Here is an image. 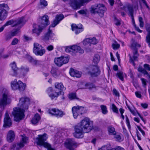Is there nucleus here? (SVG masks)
<instances>
[{
  "label": "nucleus",
  "instance_id": "nucleus-9",
  "mask_svg": "<svg viewBox=\"0 0 150 150\" xmlns=\"http://www.w3.org/2000/svg\"><path fill=\"white\" fill-rule=\"evenodd\" d=\"M33 46V52L36 55L42 56L45 53V50L41 45L38 43H34Z\"/></svg>",
  "mask_w": 150,
  "mask_h": 150
},
{
  "label": "nucleus",
  "instance_id": "nucleus-16",
  "mask_svg": "<svg viewBox=\"0 0 150 150\" xmlns=\"http://www.w3.org/2000/svg\"><path fill=\"white\" fill-rule=\"evenodd\" d=\"M47 92L49 97L52 100L56 99L60 94L59 92H56L54 91L51 87H49L47 89Z\"/></svg>",
  "mask_w": 150,
  "mask_h": 150
},
{
  "label": "nucleus",
  "instance_id": "nucleus-56",
  "mask_svg": "<svg viewBox=\"0 0 150 150\" xmlns=\"http://www.w3.org/2000/svg\"><path fill=\"white\" fill-rule=\"evenodd\" d=\"M144 67L145 69L150 71V65L148 64H145L144 65Z\"/></svg>",
  "mask_w": 150,
  "mask_h": 150
},
{
  "label": "nucleus",
  "instance_id": "nucleus-11",
  "mask_svg": "<svg viewBox=\"0 0 150 150\" xmlns=\"http://www.w3.org/2000/svg\"><path fill=\"white\" fill-rule=\"evenodd\" d=\"M21 140L19 143L13 144L11 147V150H19L24 147V145L26 143L27 138L21 135Z\"/></svg>",
  "mask_w": 150,
  "mask_h": 150
},
{
  "label": "nucleus",
  "instance_id": "nucleus-29",
  "mask_svg": "<svg viewBox=\"0 0 150 150\" xmlns=\"http://www.w3.org/2000/svg\"><path fill=\"white\" fill-rule=\"evenodd\" d=\"M54 62L59 67H61L63 64L61 57L55 58Z\"/></svg>",
  "mask_w": 150,
  "mask_h": 150
},
{
  "label": "nucleus",
  "instance_id": "nucleus-27",
  "mask_svg": "<svg viewBox=\"0 0 150 150\" xmlns=\"http://www.w3.org/2000/svg\"><path fill=\"white\" fill-rule=\"evenodd\" d=\"M40 117L39 114L37 113L35 115L31 120L32 123L33 125H36L38 123Z\"/></svg>",
  "mask_w": 150,
  "mask_h": 150
},
{
  "label": "nucleus",
  "instance_id": "nucleus-2",
  "mask_svg": "<svg viewBox=\"0 0 150 150\" xmlns=\"http://www.w3.org/2000/svg\"><path fill=\"white\" fill-rule=\"evenodd\" d=\"M30 99L27 97H22L20 98L18 104V108L13 109L12 114L14 116V120L16 121L22 120L24 116V112L27 110L30 103Z\"/></svg>",
  "mask_w": 150,
  "mask_h": 150
},
{
  "label": "nucleus",
  "instance_id": "nucleus-17",
  "mask_svg": "<svg viewBox=\"0 0 150 150\" xmlns=\"http://www.w3.org/2000/svg\"><path fill=\"white\" fill-rule=\"evenodd\" d=\"M64 18L62 14H57L56 15L55 19L53 21L52 23L50 25V27H54Z\"/></svg>",
  "mask_w": 150,
  "mask_h": 150
},
{
  "label": "nucleus",
  "instance_id": "nucleus-7",
  "mask_svg": "<svg viewBox=\"0 0 150 150\" xmlns=\"http://www.w3.org/2000/svg\"><path fill=\"white\" fill-rule=\"evenodd\" d=\"M4 92L1 97L0 98V108L3 110L7 105L9 104L11 102L8 97V92L5 89L3 90Z\"/></svg>",
  "mask_w": 150,
  "mask_h": 150
},
{
  "label": "nucleus",
  "instance_id": "nucleus-6",
  "mask_svg": "<svg viewBox=\"0 0 150 150\" xmlns=\"http://www.w3.org/2000/svg\"><path fill=\"white\" fill-rule=\"evenodd\" d=\"M132 43L131 45V48L133 51V56L132 58L130 56V62L134 65V61L137 60V59L139 56V54L138 53V49L136 47H140L141 45L136 42H135L133 39H132Z\"/></svg>",
  "mask_w": 150,
  "mask_h": 150
},
{
  "label": "nucleus",
  "instance_id": "nucleus-37",
  "mask_svg": "<svg viewBox=\"0 0 150 150\" xmlns=\"http://www.w3.org/2000/svg\"><path fill=\"white\" fill-rule=\"evenodd\" d=\"M100 107L103 114H106L108 112V110L106 106L104 105H101Z\"/></svg>",
  "mask_w": 150,
  "mask_h": 150
},
{
  "label": "nucleus",
  "instance_id": "nucleus-34",
  "mask_svg": "<svg viewBox=\"0 0 150 150\" xmlns=\"http://www.w3.org/2000/svg\"><path fill=\"white\" fill-rule=\"evenodd\" d=\"M145 28L147 32V35L146 37H150V24L146 23L145 25Z\"/></svg>",
  "mask_w": 150,
  "mask_h": 150
},
{
  "label": "nucleus",
  "instance_id": "nucleus-8",
  "mask_svg": "<svg viewBox=\"0 0 150 150\" xmlns=\"http://www.w3.org/2000/svg\"><path fill=\"white\" fill-rule=\"evenodd\" d=\"M11 85L12 89L14 90H19L20 91L24 90L26 87L25 83H23L20 81L17 82L16 79L11 82Z\"/></svg>",
  "mask_w": 150,
  "mask_h": 150
},
{
  "label": "nucleus",
  "instance_id": "nucleus-32",
  "mask_svg": "<svg viewBox=\"0 0 150 150\" xmlns=\"http://www.w3.org/2000/svg\"><path fill=\"white\" fill-rule=\"evenodd\" d=\"M100 59V57L99 54H95L93 57V62L95 64H97L99 62Z\"/></svg>",
  "mask_w": 150,
  "mask_h": 150
},
{
  "label": "nucleus",
  "instance_id": "nucleus-24",
  "mask_svg": "<svg viewBox=\"0 0 150 150\" xmlns=\"http://www.w3.org/2000/svg\"><path fill=\"white\" fill-rule=\"evenodd\" d=\"M70 75L73 77L77 78H80L81 77V73L77 70H75L74 69H70L69 71Z\"/></svg>",
  "mask_w": 150,
  "mask_h": 150
},
{
  "label": "nucleus",
  "instance_id": "nucleus-39",
  "mask_svg": "<svg viewBox=\"0 0 150 150\" xmlns=\"http://www.w3.org/2000/svg\"><path fill=\"white\" fill-rule=\"evenodd\" d=\"M91 0H79L81 6L86 4L91 1Z\"/></svg>",
  "mask_w": 150,
  "mask_h": 150
},
{
  "label": "nucleus",
  "instance_id": "nucleus-38",
  "mask_svg": "<svg viewBox=\"0 0 150 150\" xmlns=\"http://www.w3.org/2000/svg\"><path fill=\"white\" fill-rule=\"evenodd\" d=\"M20 32V31L18 29H15L13 30L11 32V36L13 37H14V36L17 35H18V34Z\"/></svg>",
  "mask_w": 150,
  "mask_h": 150
},
{
  "label": "nucleus",
  "instance_id": "nucleus-47",
  "mask_svg": "<svg viewBox=\"0 0 150 150\" xmlns=\"http://www.w3.org/2000/svg\"><path fill=\"white\" fill-rule=\"evenodd\" d=\"M84 45H86L89 43H90V38H87L85 39L83 42Z\"/></svg>",
  "mask_w": 150,
  "mask_h": 150
},
{
  "label": "nucleus",
  "instance_id": "nucleus-57",
  "mask_svg": "<svg viewBox=\"0 0 150 150\" xmlns=\"http://www.w3.org/2000/svg\"><path fill=\"white\" fill-rule=\"evenodd\" d=\"M46 49L49 51H51L53 50L54 49V47L52 45H50L46 47Z\"/></svg>",
  "mask_w": 150,
  "mask_h": 150
},
{
  "label": "nucleus",
  "instance_id": "nucleus-51",
  "mask_svg": "<svg viewBox=\"0 0 150 150\" xmlns=\"http://www.w3.org/2000/svg\"><path fill=\"white\" fill-rule=\"evenodd\" d=\"M40 3L41 5H42L45 7L47 5V2L45 0H40Z\"/></svg>",
  "mask_w": 150,
  "mask_h": 150
},
{
  "label": "nucleus",
  "instance_id": "nucleus-4",
  "mask_svg": "<svg viewBox=\"0 0 150 150\" xmlns=\"http://www.w3.org/2000/svg\"><path fill=\"white\" fill-rule=\"evenodd\" d=\"M107 11V8L104 5L102 4H95L91 6L90 11L92 13H98L100 17H103L104 13Z\"/></svg>",
  "mask_w": 150,
  "mask_h": 150
},
{
  "label": "nucleus",
  "instance_id": "nucleus-23",
  "mask_svg": "<svg viewBox=\"0 0 150 150\" xmlns=\"http://www.w3.org/2000/svg\"><path fill=\"white\" fill-rule=\"evenodd\" d=\"M15 134L14 132L11 130L8 132L7 136V139L9 142H12L14 139Z\"/></svg>",
  "mask_w": 150,
  "mask_h": 150
},
{
  "label": "nucleus",
  "instance_id": "nucleus-30",
  "mask_svg": "<svg viewBox=\"0 0 150 150\" xmlns=\"http://www.w3.org/2000/svg\"><path fill=\"white\" fill-rule=\"evenodd\" d=\"M108 130L109 135H114L116 133L115 128L113 127L110 126L108 127Z\"/></svg>",
  "mask_w": 150,
  "mask_h": 150
},
{
  "label": "nucleus",
  "instance_id": "nucleus-60",
  "mask_svg": "<svg viewBox=\"0 0 150 150\" xmlns=\"http://www.w3.org/2000/svg\"><path fill=\"white\" fill-rule=\"evenodd\" d=\"M12 37H13V36H11V35H7L5 38V40L6 41H8L11 39Z\"/></svg>",
  "mask_w": 150,
  "mask_h": 150
},
{
  "label": "nucleus",
  "instance_id": "nucleus-19",
  "mask_svg": "<svg viewBox=\"0 0 150 150\" xmlns=\"http://www.w3.org/2000/svg\"><path fill=\"white\" fill-rule=\"evenodd\" d=\"M72 30L74 31L76 34H78L81 32H82L83 30L82 25L79 24L77 25L75 24H73L71 25Z\"/></svg>",
  "mask_w": 150,
  "mask_h": 150
},
{
  "label": "nucleus",
  "instance_id": "nucleus-50",
  "mask_svg": "<svg viewBox=\"0 0 150 150\" xmlns=\"http://www.w3.org/2000/svg\"><path fill=\"white\" fill-rule=\"evenodd\" d=\"M139 25L140 27H143L144 26V23L143 18L142 17H139Z\"/></svg>",
  "mask_w": 150,
  "mask_h": 150
},
{
  "label": "nucleus",
  "instance_id": "nucleus-3",
  "mask_svg": "<svg viewBox=\"0 0 150 150\" xmlns=\"http://www.w3.org/2000/svg\"><path fill=\"white\" fill-rule=\"evenodd\" d=\"M50 24L49 17L46 15H45L41 17L40 24L38 25L37 28H35L33 30L34 33L36 34L38 36L40 35L42 32L43 28L45 27Z\"/></svg>",
  "mask_w": 150,
  "mask_h": 150
},
{
  "label": "nucleus",
  "instance_id": "nucleus-12",
  "mask_svg": "<svg viewBox=\"0 0 150 150\" xmlns=\"http://www.w3.org/2000/svg\"><path fill=\"white\" fill-rule=\"evenodd\" d=\"M9 8L6 4H0V21L4 20L7 15L6 10H8Z\"/></svg>",
  "mask_w": 150,
  "mask_h": 150
},
{
  "label": "nucleus",
  "instance_id": "nucleus-21",
  "mask_svg": "<svg viewBox=\"0 0 150 150\" xmlns=\"http://www.w3.org/2000/svg\"><path fill=\"white\" fill-rule=\"evenodd\" d=\"M25 21L24 18L22 17L19 18L14 21V25H13V27L18 26L21 28L25 23Z\"/></svg>",
  "mask_w": 150,
  "mask_h": 150
},
{
  "label": "nucleus",
  "instance_id": "nucleus-18",
  "mask_svg": "<svg viewBox=\"0 0 150 150\" xmlns=\"http://www.w3.org/2000/svg\"><path fill=\"white\" fill-rule=\"evenodd\" d=\"M12 125L11 120L9 116L8 111H6L4 119V127H10Z\"/></svg>",
  "mask_w": 150,
  "mask_h": 150
},
{
  "label": "nucleus",
  "instance_id": "nucleus-35",
  "mask_svg": "<svg viewBox=\"0 0 150 150\" xmlns=\"http://www.w3.org/2000/svg\"><path fill=\"white\" fill-rule=\"evenodd\" d=\"M85 86L86 88L91 89L93 88H95L96 86L93 83H87L85 84Z\"/></svg>",
  "mask_w": 150,
  "mask_h": 150
},
{
  "label": "nucleus",
  "instance_id": "nucleus-54",
  "mask_svg": "<svg viewBox=\"0 0 150 150\" xmlns=\"http://www.w3.org/2000/svg\"><path fill=\"white\" fill-rule=\"evenodd\" d=\"M115 135L114 137L116 139L117 141H120L121 140V137L119 134H116Z\"/></svg>",
  "mask_w": 150,
  "mask_h": 150
},
{
  "label": "nucleus",
  "instance_id": "nucleus-25",
  "mask_svg": "<svg viewBox=\"0 0 150 150\" xmlns=\"http://www.w3.org/2000/svg\"><path fill=\"white\" fill-rule=\"evenodd\" d=\"M72 50L74 53H79L83 54L84 53V50L81 47L77 45H72Z\"/></svg>",
  "mask_w": 150,
  "mask_h": 150
},
{
  "label": "nucleus",
  "instance_id": "nucleus-13",
  "mask_svg": "<svg viewBox=\"0 0 150 150\" xmlns=\"http://www.w3.org/2000/svg\"><path fill=\"white\" fill-rule=\"evenodd\" d=\"M79 144L73 139H67L64 143V146L69 150H74V147H76Z\"/></svg>",
  "mask_w": 150,
  "mask_h": 150
},
{
  "label": "nucleus",
  "instance_id": "nucleus-31",
  "mask_svg": "<svg viewBox=\"0 0 150 150\" xmlns=\"http://www.w3.org/2000/svg\"><path fill=\"white\" fill-rule=\"evenodd\" d=\"M65 51L66 53H70L73 55L75 54L72 50V45L65 47Z\"/></svg>",
  "mask_w": 150,
  "mask_h": 150
},
{
  "label": "nucleus",
  "instance_id": "nucleus-22",
  "mask_svg": "<svg viewBox=\"0 0 150 150\" xmlns=\"http://www.w3.org/2000/svg\"><path fill=\"white\" fill-rule=\"evenodd\" d=\"M70 5L72 8L75 10L79 9L81 7L79 0H72L70 2Z\"/></svg>",
  "mask_w": 150,
  "mask_h": 150
},
{
  "label": "nucleus",
  "instance_id": "nucleus-44",
  "mask_svg": "<svg viewBox=\"0 0 150 150\" xmlns=\"http://www.w3.org/2000/svg\"><path fill=\"white\" fill-rule=\"evenodd\" d=\"M21 69L22 71L27 73L29 71V68L27 66H22L21 67Z\"/></svg>",
  "mask_w": 150,
  "mask_h": 150
},
{
  "label": "nucleus",
  "instance_id": "nucleus-43",
  "mask_svg": "<svg viewBox=\"0 0 150 150\" xmlns=\"http://www.w3.org/2000/svg\"><path fill=\"white\" fill-rule=\"evenodd\" d=\"M98 43V41L95 37L93 38H90V43L93 45L96 44Z\"/></svg>",
  "mask_w": 150,
  "mask_h": 150
},
{
  "label": "nucleus",
  "instance_id": "nucleus-36",
  "mask_svg": "<svg viewBox=\"0 0 150 150\" xmlns=\"http://www.w3.org/2000/svg\"><path fill=\"white\" fill-rule=\"evenodd\" d=\"M61 57L62 59L63 64H67L68 62L69 59V56H67L66 57L62 56Z\"/></svg>",
  "mask_w": 150,
  "mask_h": 150
},
{
  "label": "nucleus",
  "instance_id": "nucleus-53",
  "mask_svg": "<svg viewBox=\"0 0 150 150\" xmlns=\"http://www.w3.org/2000/svg\"><path fill=\"white\" fill-rule=\"evenodd\" d=\"M141 80L142 81L143 86L144 87H146V80L143 78H141Z\"/></svg>",
  "mask_w": 150,
  "mask_h": 150
},
{
  "label": "nucleus",
  "instance_id": "nucleus-41",
  "mask_svg": "<svg viewBox=\"0 0 150 150\" xmlns=\"http://www.w3.org/2000/svg\"><path fill=\"white\" fill-rule=\"evenodd\" d=\"M128 9L130 16H133V6L131 5L128 6Z\"/></svg>",
  "mask_w": 150,
  "mask_h": 150
},
{
  "label": "nucleus",
  "instance_id": "nucleus-28",
  "mask_svg": "<svg viewBox=\"0 0 150 150\" xmlns=\"http://www.w3.org/2000/svg\"><path fill=\"white\" fill-rule=\"evenodd\" d=\"M138 70L139 72L143 73L144 75H147L146 77H147L148 79H150V75L145 69L143 68L142 67H140L138 68ZM149 81L150 85V79L149 80Z\"/></svg>",
  "mask_w": 150,
  "mask_h": 150
},
{
  "label": "nucleus",
  "instance_id": "nucleus-61",
  "mask_svg": "<svg viewBox=\"0 0 150 150\" xmlns=\"http://www.w3.org/2000/svg\"><path fill=\"white\" fill-rule=\"evenodd\" d=\"M143 3L145 5L146 7L149 10L150 8L145 0H141Z\"/></svg>",
  "mask_w": 150,
  "mask_h": 150
},
{
  "label": "nucleus",
  "instance_id": "nucleus-48",
  "mask_svg": "<svg viewBox=\"0 0 150 150\" xmlns=\"http://www.w3.org/2000/svg\"><path fill=\"white\" fill-rule=\"evenodd\" d=\"M69 97L71 100L75 99L76 98V94L74 93L69 94Z\"/></svg>",
  "mask_w": 150,
  "mask_h": 150
},
{
  "label": "nucleus",
  "instance_id": "nucleus-14",
  "mask_svg": "<svg viewBox=\"0 0 150 150\" xmlns=\"http://www.w3.org/2000/svg\"><path fill=\"white\" fill-rule=\"evenodd\" d=\"M100 71L97 65L91 66L88 73L92 76H96L100 74Z\"/></svg>",
  "mask_w": 150,
  "mask_h": 150
},
{
  "label": "nucleus",
  "instance_id": "nucleus-33",
  "mask_svg": "<svg viewBox=\"0 0 150 150\" xmlns=\"http://www.w3.org/2000/svg\"><path fill=\"white\" fill-rule=\"evenodd\" d=\"M55 87L63 91L66 89L64 87L63 85L61 83H56L55 84Z\"/></svg>",
  "mask_w": 150,
  "mask_h": 150
},
{
  "label": "nucleus",
  "instance_id": "nucleus-45",
  "mask_svg": "<svg viewBox=\"0 0 150 150\" xmlns=\"http://www.w3.org/2000/svg\"><path fill=\"white\" fill-rule=\"evenodd\" d=\"M117 76L121 81H123L124 80L123 77V73L122 72H120L117 74Z\"/></svg>",
  "mask_w": 150,
  "mask_h": 150
},
{
  "label": "nucleus",
  "instance_id": "nucleus-15",
  "mask_svg": "<svg viewBox=\"0 0 150 150\" xmlns=\"http://www.w3.org/2000/svg\"><path fill=\"white\" fill-rule=\"evenodd\" d=\"M48 112L52 115H55L58 117H61L65 115L64 112L54 108L48 110Z\"/></svg>",
  "mask_w": 150,
  "mask_h": 150
},
{
  "label": "nucleus",
  "instance_id": "nucleus-64",
  "mask_svg": "<svg viewBox=\"0 0 150 150\" xmlns=\"http://www.w3.org/2000/svg\"><path fill=\"white\" fill-rule=\"evenodd\" d=\"M98 150H109V149H108L107 146H105L102 147L101 148L99 149Z\"/></svg>",
  "mask_w": 150,
  "mask_h": 150
},
{
  "label": "nucleus",
  "instance_id": "nucleus-55",
  "mask_svg": "<svg viewBox=\"0 0 150 150\" xmlns=\"http://www.w3.org/2000/svg\"><path fill=\"white\" fill-rule=\"evenodd\" d=\"M87 12V10H81L78 11V13L80 14H85L86 15V14Z\"/></svg>",
  "mask_w": 150,
  "mask_h": 150
},
{
  "label": "nucleus",
  "instance_id": "nucleus-20",
  "mask_svg": "<svg viewBox=\"0 0 150 150\" xmlns=\"http://www.w3.org/2000/svg\"><path fill=\"white\" fill-rule=\"evenodd\" d=\"M50 28L49 27L48 30L44 35L43 39L45 41H48L52 40L55 36L54 33H52V30H50Z\"/></svg>",
  "mask_w": 150,
  "mask_h": 150
},
{
  "label": "nucleus",
  "instance_id": "nucleus-62",
  "mask_svg": "<svg viewBox=\"0 0 150 150\" xmlns=\"http://www.w3.org/2000/svg\"><path fill=\"white\" fill-rule=\"evenodd\" d=\"M146 41L148 44L149 46L150 47V37H146Z\"/></svg>",
  "mask_w": 150,
  "mask_h": 150
},
{
  "label": "nucleus",
  "instance_id": "nucleus-10",
  "mask_svg": "<svg viewBox=\"0 0 150 150\" xmlns=\"http://www.w3.org/2000/svg\"><path fill=\"white\" fill-rule=\"evenodd\" d=\"M72 110L73 116L75 119H77L78 116L85 112V109L84 107L79 106L73 107Z\"/></svg>",
  "mask_w": 150,
  "mask_h": 150
},
{
  "label": "nucleus",
  "instance_id": "nucleus-5",
  "mask_svg": "<svg viewBox=\"0 0 150 150\" xmlns=\"http://www.w3.org/2000/svg\"><path fill=\"white\" fill-rule=\"evenodd\" d=\"M47 134L44 133L42 135H39L36 139L37 140V144L38 145L42 146L47 149L48 150H55L51 148V145L48 143L45 142L47 138Z\"/></svg>",
  "mask_w": 150,
  "mask_h": 150
},
{
  "label": "nucleus",
  "instance_id": "nucleus-26",
  "mask_svg": "<svg viewBox=\"0 0 150 150\" xmlns=\"http://www.w3.org/2000/svg\"><path fill=\"white\" fill-rule=\"evenodd\" d=\"M12 69L13 73H11V75L12 76H15L17 75V71L18 68L17 67L16 64L15 62H13L10 64Z\"/></svg>",
  "mask_w": 150,
  "mask_h": 150
},
{
  "label": "nucleus",
  "instance_id": "nucleus-42",
  "mask_svg": "<svg viewBox=\"0 0 150 150\" xmlns=\"http://www.w3.org/2000/svg\"><path fill=\"white\" fill-rule=\"evenodd\" d=\"M19 40L17 38H15L13 40L11 45H14L17 44L19 42Z\"/></svg>",
  "mask_w": 150,
  "mask_h": 150
},
{
  "label": "nucleus",
  "instance_id": "nucleus-40",
  "mask_svg": "<svg viewBox=\"0 0 150 150\" xmlns=\"http://www.w3.org/2000/svg\"><path fill=\"white\" fill-rule=\"evenodd\" d=\"M13 24L14 25V21L13 20H11L7 21L3 26L5 28L6 26L8 25Z\"/></svg>",
  "mask_w": 150,
  "mask_h": 150
},
{
  "label": "nucleus",
  "instance_id": "nucleus-63",
  "mask_svg": "<svg viewBox=\"0 0 150 150\" xmlns=\"http://www.w3.org/2000/svg\"><path fill=\"white\" fill-rule=\"evenodd\" d=\"M135 94L136 96L138 98H140L142 97V95L141 93L139 92H135Z\"/></svg>",
  "mask_w": 150,
  "mask_h": 150
},
{
  "label": "nucleus",
  "instance_id": "nucleus-59",
  "mask_svg": "<svg viewBox=\"0 0 150 150\" xmlns=\"http://www.w3.org/2000/svg\"><path fill=\"white\" fill-rule=\"evenodd\" d=\"M113 94L116 96L119 97L120 96L119 93L115 89H114L113 90Z\"/></svg>",
  "mask_w": 150,
  "mask_h": 150
},
{
  "label": "nucleus",
  "instance_id": "nucleus-58",
  "mask_svg": "<svg viewBox=\"0 0 150 150\" xmlns=\"http://www.w3.org/2000/svg\"><path fill=\"white\" fill-rule=\"evenodd\" d=\"M126 121L127 125L129 128L130 127V125L129 122V119H128L127 116L126 115Z\"/></svg>",
  "mask_w": 150,
  "mask_h": 150
},
{
  "label": "nucleus",
  "instance_id": "nucleus-46",
  "mask_svg": "<svg viewBox=\"0 0 150 150\" xmlns=\"http://www.w3.org/2000/svg\"><path fill=\"white\" fill-rule=\"evenodd\" d=\"M111 108L113 112L116 113H117L118 112V110L114 104H112Z\"/></svg>",
  "mask_w": 150,
  "mask_h": 150
},
{
  "label": "nucleus",
  "instance_id": "nucleus-1",
  "mask_svg": "<svg viewBox=\"0 0 150 150\" xmlns=\"http://www.w3.org/2000/svg\"><path fill=\"white\" fill-rule=\"evenodd\" d=\"M93 126L88 118L85 117L74 127L75 132L73 134L74 137L81 138L83 137L85 133L90 132L93 129Z\"/></svg>",
  "mask_w": 150,
  "mask_h": 150
},
{
  "label": "nucleus",
  "instance_id": "nucleus-52",
  "mask_svg": "<svg viewBox=\"0 0 150 150\" xmlns=\"http://www.w3.org/2000/svg\"><path fill=\"white\" fill-rule=\"evenodd\" d=\"M120 47V45L119 44H112V47L114 50H117Z\"/></svg>",
  "mask_w": 150,
  "mask_h": 150
},
{
  "label": "nucleus",
  "instance_id": "nucleus-49",
  "mask_svg": "<svg viewBox=\"0 0 150 150\" xmlns=\"http://www.w3.org/2000/svg\"><path fill=\"white\" fill-rule=\"evenodd\" d=\"M115 24L117 26H120L121 25L120 20L117 19L116 18H114Z\"/></svg>",
  "mask_w": 150,
  "mask_h": 150
}]
</instances>
